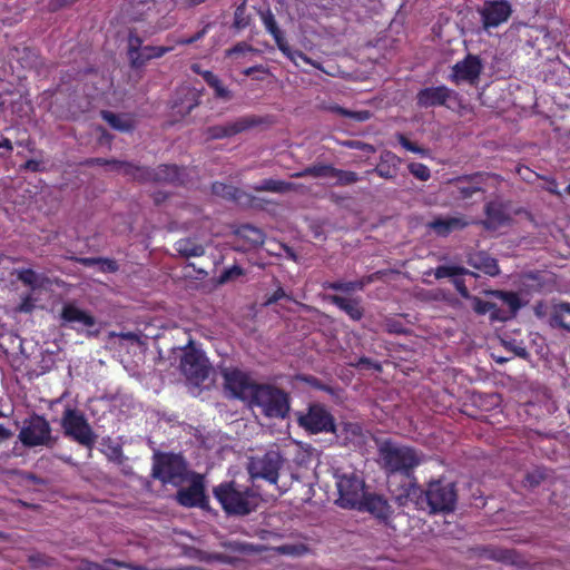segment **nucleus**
<instances>
[{
	"label": "nucleus",
	"instance_id": "nucleus-1",
	"mask_svg": "<svg viewBox=\"0 0 570 570\" xmlns=\"http://www.w3.org/2000/svg\"><path fill=\"white\" fill-rule=\"evenodd\" d=\"M416 499L420 509H428L430 513H449L455 509L458 492L454 483H444L441 480L429 482L425 490L414 483H409L404 493L396 497L400 505H405L407 500Z\"/></svg>",
	"mask_w": 570,
	"mask_h": 570
},
{
	"label": "nucleus",
	"instance_id": "nucleus-2",
	"mask_svg": "<svg viewBox=\"0 0 570 570\" xmlns=\"http://www.w3.org/2000/svg\"><path fill=\"white\" fill-rule=\"evenodd\" d=\"M213 494L230 515H247L256 510L259 501V495L253 489L235 481L219 483L213 489Z\"/></svg>",
	"mask_w": 570,
	"mask_h": 570
},
{
	"label": "nucleus",
	"instance_id": "nucleus-3",
	"mask_svg": "<svg viewBox=\"0 0 570 570\" xmlns=\"http://www.w3.org/2000/svg\"><path fill=\"white\" fill-rule=\"evenodd\" d=\"M379 460L387 475L400 473L411 478L416 466L422 462L420 453L406 445H399L386 440L379 446Z\"/></svg>",
	"mask_w": 570,
	"mask_h": 570
},
{
	"label": "nucleus",
	"instance_id": "nucleus-4",
	"mask_svg": "<svg viewBox=\"0 0 570 570\" xmlns=\"http://www.w3.org/2000/svg\"><path fill=\"white\" fill-rule=\"evenodd\" d=\"M126 176L138 183H164L184 186L188 181L187 169L177 165L163 164L156 168L139 165H125Z\"/></svg>",
	"mask_w": 570,
	"mask_h": 570
},
{
	"label": "nucleus",
	"instance_id": "nucleus-5",
	"mask_svg": "<svg viewBox=\"0 0 570 570\" xmlns=\"http://www.w3.org/2000/svg\"><path fill=\"white\" fill-rule=\"evenodd\" d=\"M250 404L261 407L265 416L276 419H285L291 409L288 393L265 383L255 387Z\"/></svg>",
	"mask_w": 570,
	"mask_h": 570
},
{
	"label": "nucleus",
	"instance_id": "nucleus-6",
	"mask_svg": "<svg viewBox=\"0 0 570 570\" xmlns=\"http://www.w3.org/2000/svg\"><path fill=\"white\" fill-rule=\"evenodd\" d=\"M62 433L67 439L91 451L97 441V434L89 424L85 413L77 407L67 406L60 419Z\"/></svg>",
	"mask_w": 570,
	"mask_h": 570
},
{
	"label": "nucleus",
	"instance_id": "nucleus-7",
	"mask_svg": "<svg viewBox=\"0 0 570 570\" xmlns=\"http://www.w3.org/2000/svg\"><path fill=\"white\" fill-rule=\"evenodd\" d=\"M18 439L26 448L46 446L52 449L59 438L52 434L50 422L45 415L33 412L23 420Z\"/></svg>",
	"mask_w": 570,
	"mask_h": 570
},
{
	"label": "nucleus",
	"instance_id": "nucleus-8",
	"mask_svg": "<svg viewBox=\"0 0 570 570\" xmlns=\"http://www.w3.org/2000/svg\"><path fill=\"white\" fill-rule=\"evenodd\" d=\"M296 421L311 434L335 432L334 416L320 403L309 404L306 412H297Z\"/></svg>",
	"mask_w": 570,
	"mask_h": 570
},
{
	"label": "nucleus",
	"instance_id": "nucleus-9",
	"mask_svg": "<svg viewBox=\"0 0 570 570\" xmlns=\"http://www.w3.org/2000/svg\"><path fill=\"white\" fill-rule=\"evenodd\" d=\"M284 459L278 451L269 450L262 455L252 456L247 471L250 479H263L271 484H276Z\"/></svg>",
	"mask_w": 570,
	"mask_h": 570
},
{
	"label": "nucleus",
	"instance_id": "nucleus-10",
	"mask_svg": "<svg viewBox=\"0 0 570 570\" xmlns=\"http://www.w3.org/2000/svg\"><path fill=\"white\" fill-rule=\"evenodd\" d=\"M153 476L164 484L179 485L186 478V463L181 455L159 454L153 466Z\"/></svg>",
	"mask_w": 570,
	"mask_h": 570
},
{
	"label": "nucleus",
	"instance_id": "nucleus-11",
	"mask_svg": "<svg viewBox=\"0 0 570 570\" xmlns=\"http://www.w3.org/2000/svg\"><path fill=\"white\" fill-rule=\"evenodd\" d=\"M180 370L190 384L200 386L208 379L212 366L202 351L189 347L180 358Z\"/></svg>",
	"mask_w": 570,
	"mask_h": 570
},
{
	"label": "nucleus",
	"instance_id": "nucleus-12",
	"mask_svg": "<svg viewBox=\"0 0 570 570\" xmlns=\"http://www.w3.org/2000/svg\"><path fill=\"white\" fill-rule=\"evenodd\" d=\"M484 30L495 29L508 22L513 13L509 0H485L478 9Z\"/></svg>",
	"mask_w": 570,
	"mask_h": 570
},
{
	"label": "nucleus",
	"instance_id": "nucleus-13",
	"mask_svg": "<svg viewBox=\"0 0 570 570\" xmlns=\"http://www.w3.org/2000/svg\"><path fill=\"white\" fill-rule=\"evenodd\" d=\"M262 124H264V119L262 117L254 115L243 116L234 121L209 126L205 129L204 135L207 140L224 139L242 134Z\"/></svg>",
	"mask_w": 570,
	"mask_h": 570
},
{
	"label": "nucleus",
	"instance_id": "nucleus-14",
	"mask_svg": "<svg viewBox=\"0 0 570 570\" xmlns=\"http://www.w3.org/2000/svg\"><path fill=\"white\" fill-rule=\"evenodd\" d=\"M261 19L265 30L274 38L277 48L286 58L295 63L297 58L302 59L306 63H312L311 59L304 52L291 49L284 32L278 27L275 16L269 9L261 12Z\"/></svg>",
	"mask_w": 570,
	"mask_h": 570
},
{
	"label": "nucleus",
	"instance_id": "nucleus-15",
	"mask_svg": "<svg viewBox=\"0 0 570 570\" xmlns=\"http://www.w3.org/2000/svg\"><path fill=\"white\" fill-rule=\"evenodd\" d=\"M485 218L479 224L487 230H497L510 225L512 217L508 203L502 200H490L484 205Z\"/></svg>",
	"mask_w": 570,
	"mask_h": 570
},
{
	"label": "nucleus",
	"instance_id": "nucleus-16",
	"mask_svg": "<svg viewBox=\"0 0 570 570\" xmlns=\"http://www.w3.org/2000/svg\"><path fill=\"white\" fill-rule=\"evenodd\" d=\"M225 387L239 400H252L254 390L259 383L253 382L247 374L235 368L224 373Z\"/></svg>",
	"mask_w": 570,
	"mask_h": 570
},
{
	"label": "nucleus",
	"instance_id": "nucleus-17",
	"mask_svg": "<svg viewBox=\"0 0 570 570\" xmlns=\"http://www.w3.org/2000/svg\"><path fill=\"white\" fill-rule=\"evenodd\" d=\"M61 326H69L77 332L83 327H92L96 325V317L89 312L79 308L73 303H67L60 312Z\"/></svg>",
	"mask_w": 570,
	"mask_h": 570
},
{
	"label": "nucleus",
	"instance_id": "nucleus-18",
	"mask_svg": "<svg viewBox=\"0 0 570 570\" xmlns=\"http://www.w3.org/2000/svg\"><path fill=\"white\" fill-rule=\"evenodd\" d=\"M482 68L480 57L469 53L463 60L453 66L452 79L455 82L468 81L474 83L479 79Z\"/></svg>",
	"mask_w": 570,
	"mask_h": 570
},
{
	"label": "nucleus",
	"instance_id": "nucleus-19",
	"mask_svg": "<svg viewBox=\"0 0 570 570\" xmlns=\"http://www.w3.org/2000/svg\"><path fill=\"white\" fill-rule=\"evenodd\" d=\"M454 95V91L446 86L426 87L416 94V105L420 108H434L446 106V101Z\"/></svg>",
	"mask_w": 570,
	"mask_h": 570
},
{
	"label": "nucleus",
	"instance_id": "nucleus-20",
	"mask_svg": "<svg viewBox=\"0 0 570 570\" xmlns=\"http://www.w3.org/2000/svg\"><path fill=\"white\" fill-rule=\"evenodd\" d=\"M176 500L180 505L186 508H205L208 504L205 488L200 480H195L188 488L178 490Z\"/></svg>",
	"mask_w": 570,
	"mask_h": 570
},
{
	"label": "nucleus",
	"instance_id": "nucleus-21",
	"mask_svg": "<svg viewBox=\"0 0 570 570\" xmlns=\"http://www.w3.org/2000/svg\"><path fill=\"white\" fill-rule=\"evenodd\" d=\"M470 225L464 215L443 217L438 216L428 223V227L439 237H448L455 230H462Z\"/></svg>",
	"mask_w": 570,
	"mask_h": 570
},
{
	"label": "nucleus",
	"instance_id": "nucleus-22",
	"mask_svg": "<svg viewBox=\"0 0 570 570\" xmlns=\"http://www.w3.org/2000/svg\"><path fill=\"white\" fill-rule=\"evenodd\" d=\"M338 498L336 499V504L344 509H355L356 508V475L355 473H351V475H342L338 476L336 481Z\"/></svg>",
	"mask_w": 570,
	"mask_h": 570
},
{
	"label": "nucleus",
	"instance_id": "nucleus-23",
	"mask_svg": "<svg viewBox=\"0 0 570 570\" xmlns=\"http://www.w3.org/2000/svg\"><path fill=\"white\" fill-rule=\"evenodd\" d=\"M358 511H367L383 521H387L393 512L387 500L379 494H364L363 499L358 500Z\"/></svg>",
	"mask_w": 570,
	"mask_h": 570
},
{
	"label": "nucleus",
	"instance_id": "nucleus-24",
	"mask_svg": "<svg viewBox=\"0 0 570 570\" xmlns=\"http://www.w3.org/2000/svg\"><path fill=\"white\" fill-rule=\"evenodd\" d=\"M485 176L488 174L474 173L456 177L453 181L456 186L458 197L464 200L472 198L476 193H484L482 184Z\"/></svg>",
	"mask_w": 570,
	"mask_h": 570
},
{
	"label": "nucleus",
	"instance_id": "nucleus-25",
	"mask_svg": "<svg viewBox=\"0 0 570 570\" xmlns=\"http://www.w3.org/2000/svg\"><path fill=\"white\" fill-rule=\"evenodd\" d=\"M190 70L203 77L204 81L214 90L216 99L223 101H229L233 99L234 95L232 90L224 86L223 81L213 71L204 70L199 63H193L190 66Z\"/></svg>",
	"mask_w": 570,
	"mask_h": 570
},
{
	"label": "nucleus",
	"instance_id": "nucleus-26",
	"mask_svg": "<svg viewBox=\"0 0 570 570\" xmlns=\"http://www.w3.org/2000/svg\"><path fill=\"white\" fill-rule=\"evenodd\" d=\"M468 264L489 276H497L500 273L498 261L483 250L470 255Z\"/></svg>",
	"mask_w": 570,
	"mask_h": 570
},
{
	"label": "nucleus",
	"instance_id": "nucleus-27",
	"mask_svg": "<svg viewBox=\"0 0 570 570\" xmlns=\"http://www.w3.org/2000/svg\"><path fill=\"white\" fill-rule=\"evenodd\" d=\"M401 158L392 151H384L374 171L383 178L391 179L397 175Z\"/></svg>",
	"mask_w": 570,
	"mask_h": 570
},
{
	"label": "nucleus",
	"instance_id": "nucleus-28",
	"mask_svg": "<svg viewBox=\"0 0 570 570\" xmlns=\"http://www.w3.org/2000/svg\"><path fill=\"white\" fill-rule=\"evenodd\" d=\"M174 248L184 258L200 257L205 254L204 245L190 237L178 239Z\"/></svg>",
	"mask_w": 570,
	"mask_h": 570
},
{
	"label": "nucleus",
	"instance_id": "nucleus-29",
	"mask_svg": "<svg viewBox=\"0 0 570 570\" xmlns=\"http://www.w3.org/2000/svg\"><path fill=\"white\" fill-rule=\"evenodd\" d=\"M100 116L112 129L120 132H130L135 128L134 120L127 115H118L109 110H101Z\"/></svg>",
	"mask_w": 570,
	"mask_h": 570
},
{
	"label": "nucleus",
	"instance_id": "nucleus-30",
	"mask_svg": "<svg viewBox=\"0 0 570 570\" xmlns=\"http://www.w3.org/2000/svg\"><path fill=\"white\" fill-rule=\"evenodd\" d=\"M142 43L144 40L138 33L129 31L127 56L132 69H139L142 67V59L139 58L141 50L145 47Z\"/></svg>",
	"mask_w": 570,
	"mask_h": 570
},
{
	"label": "nucleus",
	"instance_id": "nucleus-31",
	"mask_svg": "<svg viewBox=\"0 0 570 570\" xmlns=\"http://www.w3.org/2000/svg\"><path fill=\"white\" fill-rule=\"evenodd\" d=\"M472 307L479 315L490 314L493 321H504L507 318L505 313H503L495 303L484 301L476 296L472 298Z\"/></svg>",
	"mask_w": 570,
	"mask_h": 570
},
{
	"label": "nucleus",
	"instance_id": "nucleus-32",
	"mask_svg": "<svg viewBox=\"0 0 570 570\" xmlns=\"http://www.w3.org/2000/svg\"><path fill=\"white\" fill-rule=\"evenodd\" d=\"M550 325L570 332V303H560L553 306Z\"/></svg>",
	"mask_w": 570,
	"mask_h": 570
},
{
	"label": "nucleus",
	"instance_id": "nucleus-33",
	"mask_svg": "<svg viewBox=\"0 0 570 570\" xmlns=\"http://www.w3.org/2000/svg\"><path fill=\"white\" fill-rule=\"evenodd\" d=\"M236 234L253 247L262 246L265 243L264 232L249 224L240 225L236 229Z\"/></svg>",
	"mask_w": 570,
	"mask_h": 570
},
{
	"label": "nucleus",
	"instance_id": "nucleus-34",
	"mask_svg": "<svg viewBox=\"0 0 570 570\" xmlns=\"http://www.w3.org/2000/svg\"><path fill=\"white\" fill-rule=\"evenodd\" d=\"M200 97L202 91L188 89L185 99L180 104L175 101L173 108L177 109V112L185 117L200 105Z\"/></svg>",
	"mask_w": 570,
	"mask_h": 570
},
{
	"label": "nucleus",
	"instance_id": "nucleus-35",
	"mask_svg": "<svg viewBox=\"0 0 570 570\" xmlns=\"http://www.w3.org/2000/svg\"><path fill=\"white\" fill-rule=\"evenodd\" d=\"M334 174V167L332 165L326 164H316L304 168L301 171L294 173L292 177L303 178V177H314V178H326L330 180Z\"/></svg>",
	"mask_w": 570,
	"mask_h": 570
},
{
	"label": "nucleus",
	"instance_id": "nucleus-36",
	"mask_svg": "<svg viewBox=\"0 0 570 570\" xmlns=\"http://www.w3.org/2000/svg\"><path fill=\"white\" fill-rule=\"evenodd\" d=\"M255 191H271L284 194L294 189V184L285 180L267 178L253 187Z\"/></svg>",
	"mask_w": 570,
	"mask_h": 570
},
{
	"label": "nucleus",
	"instance_id": "nucleus-37",
	"mask_svg": "<svg viewBox=\"0 0 570 570\" xmlns=\"http://www.w3.org/2000/svg\"><path fill=\"white\" fill-rule=\"evenodd\" d=\"M273 550L281 556H289V557H302L307 554L311 549L305 543H285L273 548Z\"/></svg>",
	"mask_w": 570,
	"mask_h": 570
},
{
	"label": "nucleus",
	"instance_id": "nucleus-38",
	"mask_svg": "<svg viewBox=\"0 0 570 570\" xmlns=\"http://www.w3.org/2000/svg\"><path fill=\"white\" fill-rule=\"evenodd\" d=\"M483 551L488 559L504 562V563H513L514 562L515 552L513 550L489 547V548H484Z\"/></svg>",
	"mask_w": 570,
	"mask_h": 570
},
{
	"label": "nucleus",
	"instance_id": "nucleus-39",
	"mask_svg": "<svg viewBox=\"0 0 570 570\" xmlns=\"http://www.w3.org/2000/svg\"><path fill=\"white\" fill-rule=\"evenodd\" d=\"M461 275L474 276L475 274L473 272L466 269L465 267L456 266V265H452V266L441 265V266H438L434 271V276L436 279H441V278H445V277H455V276H461Z\"/></svg>",
	"mask_w": 570,
	"mask_h": 570
},
{
	"label": "nucleus",
	"instance_id": "nucleus-40",
	"mask_svg": "<svg viewBox=\"0 0 570 570\" xmlns=\"http://www.w3.org/2000/svg\"><path fill=\"white\" fill-rule=\"evenodd\" d=\"M174 50V46H145L139 56L142 59V67L151 59L161 58Z\"/></svg>",
	"mask_w": 570,
	"mask_h": 570
},
{
	"label": "nucleus",
	"instance_id": "nucleus-41",
	"mask_svg": "<svg viewBox=\"0 0 570 570\" xmlns=\"http://www.w3.org/2000/svg\"><path fill=\"white\" fill-rule=\"evenodd\" d=\"M490 294L507 305L511 314H514L521 307L520 298L514 292L494 291Z\"/></svg>",
	"mask_w": 570,
	"mask_h": 570
},
{
	"label": "nucleus",
	"instance_id": "nucleus-42",
	"mask_svg": "<svg viewBox=\"0 0 570 570\" xmlns=\"http://www.w3.org/2000/svg\"><path fill=\"white\" fill-rule=\"evenodd\" d=\"M328 299L340 309L350 315L352 320H356V306L354 301L341 295H330Z\"/></svg>",
	"mask_w": 570,
	"mask_h": 570
},
{
	"label": "nucleus",
	"instance_id": "nucleus-43",
	"mask_svg": "<svg viewBox=\"0 0 570 570\" xmlns=\"http://www.w3.org/2000/svg\"><path fill=\"white\" fill-rule=\"evenodd\" d=\"M212 193L216 196L223 197L225 199H237L239 190L232 186L224 183L215 181L212 185Z\"/></svg>",
	"mask_w": 570,
	"mask_h": 570
},
{
	"label": "nucleus",
	"instance_id": "nucleus-44",
	"mask_svg": "<svg viewBox=\"0 0 570 570\" xmlns=\"http://www.w3.org/2000/svg\"><path fill=\"white\" fill-rule=\"evenodd\" d=\"M88 165H97V166H112L114 169L121 171L126 176V166L125 165H135L129 161H121L117 159H106V158H91L87 161Z\"/></svg>",
	"mask_w": 570,
	"mask_h": 570
},
{
	"label": "nucleus",
	"instance_id": "nucleus-45",
	"mask_svg": "<svg viewBox=\"0 0 570 570\" xmlns=\"http://www.w3.org/2000/svg\"><path fill=\"white\" fill-rule=\"evenodd\" d=\"M245 269L238 265H233L228 268H225L219 277H218V284H226L228 282H233L237 279L240 276L245 275Z\"/></svg>",
	"mask_w": 570,
	"mask_h": 570
},
{
	"label": "nucleus",
	"instance_id": "nucleus-46",
	"mask_svg": "<svg viewBox=\"0 0 570 570\" xmlns=\"http://www.w3.org/2000/svg\"><path fill=\"white\" fill-rule=\"evenodd\" d=\"M409 171L419 180L426 181L431 177L430 168L422 163H410L407 165Z\"/></svg>",
	"mask_w": 570,
	"mask_h": 570
},
{
	"label": "nucleus",
	"instance_id": "nucleus-47",
	"mask_svg": "<svg viewBox=\"0 0 570 570\" xmlns=\"http://www.w3.org/2000/svg\"><path fill=\"white\" fill-rule=\"evenodd\" d=\"M330 180L338 185H348L356 181V173L334 168V174H332Z\"/></svg>",
	"mask_w": 570,
	"mask_h": 570
},
{
	"label": "nucleus",
	"instance_id": "nucleus-48",
	"mask_svg": "<svg viewBox=\"0 0 570 570\" xmlns=\"http://www.w3.org/2000/svg\"><path fill=\"white\" fill-rule=\"evenodd\" d=\"M249 17L245 14V7L244 4L238 6L234 12V22L233 27L237 30H243L249 24Z\"/></svg>",
	"mask_w": 570,
	"mask_h": 570
},
{
	"label": "nucleus",
	"instance_id": "nucleus-49",
	"mask_svg": "<svg viewBox=\"0 0 570 570\" xmlns=\"http://www.w3.org/2000/svg\"><path fill=\"white\" fill-rule=\"evenodd\" d=\"M397 140L400 142V145L405 148L406 150L411 151V153H414V154H419L421 156H428L429 154V150L419 146L415 142H412L410 139H407L404 135L400 134L397 135Z\"/></svg>",
	"mask_w": 570,
	"mask_h": 570
},
{
	"label": "nucleus",
	"instance_id": "nucleus-50",
	"mask_svg": "<svg viewBox=\"0 0 570 570\" xmlns=\"http://www.w3.org/2000/svg\"><path fill=\"white\" fill-rule=\"evenodd\" d=\"M17 277L27 286H30L32 288L37 286L38 275L31 268H22L18 271Z\"/></svg>",
	"mask_w": 570,
	"mask_h": 570
},
{
	"label": "nucleus",
	"instance_id": "nucleus-51",
	"mask_svg": "<svg viewBox=\"0 0 570 570\" xmlns=\"http://www.w3.org/2000/svg\"><path fill=\"white\" fill-rule=\"evenodd\" d=\"M325 289L341 291L343 293H350L356 287L354 282H325L323 284Z\"/></svg>",
	"mask_w": 570,
	"mask_h": 570
},
{
	"label": "nucleus",
	"instance_id": "nucleus-52",
	"mask_svg": "<svg viewBox=\"0 0 570 570\" xmlns=\"http://www.w3.org/2000/svg\"><path fill=\"white\" fill-rule=\"evenodd\" d=\"M106 455H107L108 460L116 462L118 464H121L124 461V452L119 444H114V443L109 444Z\"/></svg>",
	"mask_w": 570,
	"mask_h": 570
},
{
	"label": "nucleus",
	"instance_id": "nucleus-53",
	"mask_svg": "<svg viewBox=\"0 0 570 570\" xmlns=\"http://www.w3.org/2000/svg\"><path fill=\"white\" fill-rule=\"evenodd\" d=\"M99 271L102 273H116L119 269L117 261L107 257H100Z\"/></svg>",
	"mask_w": 570,
	"mask_h": 570
},
{
	"label": "nucleus",
	"instance_id": "nucleus-54",
	"mask_svg": "<svg viewBox=\"0 0 570 570\" xmlns=\"http://www.w3.org/2000/svg\"><path fill=\"white\" fill-rule=\"evenodd\" d=\"M257 72L267 75L269 72V70L264 65L252 66V67H248L243 70V75H245L247 77H252L255 80H263V77L255 76V73H257Z\"/></svg>",
	"mask_w": 570,
	"mask_h": 570
},
{
	"label": "nucleus",
	"instance_id": "nucleus-55",
	"mask_svg": "<svg viewBox=\"0 0 570 570\" xmlns=\"http://www.w3.org/2000/svg\"><path fill=\"white\" fill-rule=\"evenodd\" d=\"M20 170L40 173L45 171L42 161L37 159H28L24 164L20 165Z\"/></svg>",
	"mask_w": 570,
	"mask_h": 570
},
{
	"label": "nucleus",
	"instance_id": "nucleus-56",
	"mask_svg": "<svg viewBox=\"0 0 570 570\" xmlns=\"http://www.w3.org/2000/svg\"><path fill=\"white\" fill-rule=\"evenodd\" d=\"M543 478H544V474L542 472L534 471V472L528 473L525 475L524 482H525V485H528L530 488H534L541 483Z\"/></svg>",
	"mask_w": 570,
	"mask_h": 570
},
{
	"label": "nucleus",
	"instance_id": "nucleus-57",
	"mask_svg": "<svg viewBox=\"0 0 570 570\" xmlns=\"http://www.w3.org/2000/svg\"><path fill=\"white\" fill-rule=\"evenodd\" d=\"M386 330L391 334H405L406 333V328L404 327V325L400 321H396V320H389L386 322Z\"/></svg>",
	"mask_w": 570,
	"mask_h": 570
},
{
	"label": "nucleus",
	"instance_id": "nucleus-58",
	"mask_svg": "<svg viewBox=\"0 0 570 570\" xmlns=\"http://www.w3.org/2000/svg\"><path fill=\"white\" fill-rule=\"evenodd\" d=\"M286 297V293L285 291L283 289V287L278 286L273 294H271L266 301H265V305L266 306H269V305H273L275 303H277L279 299Z\"/></svg>",
	"mask_w": 570,
	"mask_h": 570
},
{
	"label": "nucleus",
	"instance_id": "nucleus-59",
	"mask_svg": "<svg viewBox=\"0 0 570 570\" xmlns=\"http://www.w3.org/2000/svg\"><path fill=\"white\" fill-rule=\"evenodd\" d=\"M453 284L455 286V289L458 291V293L464 297V298H469L470 297V293H469V289L465 285V282L464 279L462 278H454L453 279Z\"/></svg>",
	"mask_w": 570,
	"mask_h": 570
},
{
	"label": "nucleus",
	"instance_id": "nucleus-60",
	"mask_svg": "<svg viewBox=\"0 0 570 570\" xmlns=\"http://www.w3.org/2000/svg\"><path fill=\"white\" fill-rule=\"evenodd\" d=\"M253 47L246 42H238L227 51L228 56L252 51Z\"/></svg>",
	"mask_w": 570,
	"mask_h": 570
},
{
	"label": "nucleus",
	"instance_id": "nucleus-61",
	"mask_svg": "<svg viewBox=\"0 0 570 570\" xmlns=\"http://www.w3.org/2000/svg\"><path fill=\"white\" fill-rule=\"evenodd\" d=\"M306 382H308L313 387L317 389V390H321V391H325L327 393H333V389L324 383H322L316 377H309V379H306Z\"/></svg>",
	"mask_w": 570,
	"mask_h": 570
},
{
	"label": "nucleus",
	"instance_id": "nucleus-62",
	"mask_svg": "<svg viewBox=\"0 0 570 570\" xmlns=\"http://www.w3.org/2000/svg\"><path fill=\"white\" fill-rule=\"evenodd\" d=\"M29 562L31 563V566L33 568H39L41 566H47L48 564V562L46 560V556L45 554H40V553L30 556L29 557Z\"/></svg>",
	"mask_w": 570,
	"mask_h": 570
},
{
	"label": "nucleus",
	"instance_id": "nucleus-63",
	"mask_svg": "<svg viewBox=\"0 0 570 570\" xmlns=\"http://www.w3.org/2000/svg\"><path fill=\"white\" fill-rule=\"evenodd\" d=\"M0 149H4L7 151V154L0 153V158L7 157L13 150L11 140L7 137H2L0 140Z\"/></svg>",
	"mask_w": 570,
	"mask_h": 570
},
{
	"label": "nucleus",
	"instance_id": "nucleus-64",
	"mask_svg": "<svg viewBox=\"0 0 570 570\" xmlns=\"http://www.w3.org/2000/svg\"><path fill=\"white\" fill-rule=\"evenodd\" d=\"M104 564L85 560L81 562L80 570H104Z\"/></svg>",
	"mask_w": 570,
	"mask_h": 570
}]
</instances>
